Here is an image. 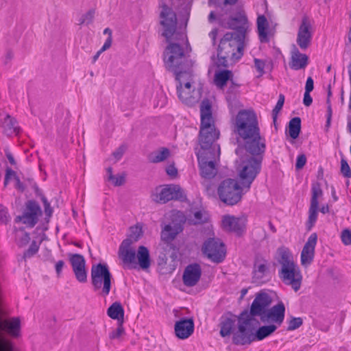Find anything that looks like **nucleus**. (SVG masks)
I'll use <instances>...</instances> for the list:
<instances>
[{
    "label": "nucleus",
    "mask_w": 351,
    "mask_h": 351,
    "mask_svg": "<svg viewBox=\"0 0 351 351\" xmlns=\"http://www.w3.org/2000/svg\"><path fill=\"white\" fill-rule=\"evenodd\" d=\"M219 334L221 337L232 335V343L235 346H248L255 341H261L270 336L276 329L277 326L269 324L259 327L254 332V328L248 319L243 324H237L235 318L230 315L224 317L219 322Z\"/></svg>",
    "instance_id": "5"
},
{
    "label": "nucleus",
    "mask_w": 351,
    "mask_h": 351,
    "mask_svg": "<svg viewBox=\"0 0 351 351\" xmlns=\"http://www.w3.org/2000/svg\"><path fill=\"white\" fill-rule=\"evenodd\" d=\"M318 208L319 206L310 205L308 210V218L306 223V228L308 230H310L313 228L317 221Z\"/></svg>",
    "instance_id": "33"
},
{
    "label": "nucleus",
    "mask_w": 351,
    "mask_h": 351,
    "mask_svg": "<svg viewBox=\"0 0 351 351\" xmlns=\"http://www.w3.org/2000/svg\"><path fill=\"white\" fill-rule=\"evenodd\" d=\"M167 173L171 176V177H176L178 174V170L176 168L174 165H169L167 168L166 169Z\"/></svg>",
    "instance_id": "54"
},
{
    "label": "nucleus",
    "mask_w": 351,
    "mask_h": 351,
    "mask_svg": "<svg viewBox=\"0 0 351 351\" xmlns=\"http://www.w3.org/2000/svg\"><path fill=\"white\" fill-rule=\"evenodd\" d=\"M5 176H6L7 178H9L10 179H11V178H13L15 180L16 176H18L16 175V172L14 170H12L10 167H7L5 169Z\"/></svg>",
    "instance_id": "59"
},
{
    "label": "nucleus",
    "mask_w": 351,
    "mask_h": 351,
    "mask_svg": "<svg viewBox=\"0 0 351 351\" xmlns=\"http://www.w3.org/2000/svg\"><path fill=\"white\" fill-rule=\"evenodd\" d=\"M107 173L108 174V180L114 181L115 176L112 174V168L110 167L107 168Z\"/></svg>",
    "instance_id": "64"
},
{
    "label": "nucleus",
    "mask_w": 351,
    "mask_h": 351,
    "mask_svg": "<svg viewBox=\"0 0 351 351\" xmlns=\"http://www.w3.org/2000/svg\"><path fill=\"white\" fill-rule=\"evenodd\" d=\"M285 306L282 302H279L272 307H269L265 315L262 318L263 323L271 322L276 324L277 327L280 326L285 319Z\"/></svg>",
    "instance_id": "19"
},
{
    "label": "nucleus",
    "mask_w": 351,
    "mask_h": 351,
    "mask_svg": "<svg viewBox=\"0 0 351 351\" xmlns=\"http://www.w3.org/2000/svg\"><path fill=\"white\" fill-rule=\"evenodd\" d=\"M0 351H15L14 343L5 339H0Z\"/></svg>",
    "instance_id": "39"
},
{
    "label": "nucleus",
    "mask_w": 351,
    "mask_h": 351,
    "mask_svg": "<svg viewBox=\"0 0 351 351\" xmlns=\"http://www.w3.org/2000/svg\"><path fill=\"white\" fill-rule=\"evenodd\" d=\"M312 40L311 24L308 16L302 18L297 35V44L302 50L306 49Z\"/></svg>",
    "instance_id": "18"
},
{
    "label": "nucleus",
    "mask_w": 351,
    "mask_h": 351,
    "mask_svg": "<svg viewBox=\"0 0 351 351\" xmlns=\"http://www.w3.org/2000/svg\"><path fill=\"white\" fill-rule=\"evenodd\" d=\"M331 95H332L331 86H330V85H328V91H327V101H326L327 107L328 106V105L331 106L330 99V97H331Z\"/></svg>",
    "instance_id": "63"
},
{
    "label": "nucleus",
    "mask_w": 351,
    "mask_h": 351,
    "mask_svg": "<svg viewBox=\"0 0 351 351\" xmlns=\"http://www.w3.org/2000/svg\"><path fill=\"white\" fill-rule=\"evenodd\" d=\"M232 130L237 141L244 142L245 150L254 158H261L265 152V139L261 135L258 121L253 110H241L232 122Z\"/></svg>",
    "instance_id": "4"
},
{
    "label": "nucleus",
    "mask_w": 351,
    "mask_h": 351,
    "mask_svg": "<svg viewBox=\"0 0 351 351\" xmlns=\"http://www.w3.org/2000/svg\"><path fill=\"white\" fill-rule=\"evenodd\" d=\"M108 315L112 319H117L118 322H123L124 310L119 302L112 303L107 310Z\"/></svg>",
    "instance_id": "27"
},
{
    "label": "nucleus",
    "mask_w": 351,
    "mask_h": 351,
    "mask_svg": "<svg viewBox=\"0 0 351 351\" xmlns=\"http://www.w3.org/2000/svg\"><path fill=\"white\" fill-rule=\"evenodd\" d=\"M303 324L301 317H292L288 322L287 330L289 331L294 330L300 328Z\"/></svg>",
    "instance_id": "38"
},
{
    "label": "nucleus",
    "mask_w": 351,
    "mask_h": 351,
    "mask_svg": "<svg viewBox=\"0 0 351 351\" xmlns=\"http://www.w3.org/2000/svg\"><path fill=\"white\" fill-rule=\"evenodd\" d=\"M5 156H6L9 162L12 165H16V160H15L14 156H12V154L10 152H6Z\"/></svg>",
    "instance_id": "60"
},
{
    "label": "nucleus",
    "mask_w": 351,
    "mask_h": 351,
    "mask_svg": "<svg viewBox=\"0 0 351 351\" xmlns=\"http://www.w3.org/2000/svg\"><path fill=\"white\" fill-rule=\"evenodd\" d=\"M284 103H285V95L283 94H280L277 104H276L275 107L272 110V119H273V122L274 124H276V123L278 114L279 112L281 110V109L282 108Z\"/></svg>",
    "instance_id": "35"
},
{
    "label": "nucleus",
    "mask_w": 351,
    "mask_h": 351,
    "mask_svg": "<svg viewBox=\"0 0 351 351\" xmlns=\"http://www.w3.org/2000/svg\"><path fill=\"white\" fill-rule=\"evenodd\" d=\"M261 170V157H248L243 160L238 171L239 182L235 179L227 178L219 184L217 195L220 201L228 206H234L240 202L243 196L250 191Z\"/></svg>",
    "instance_id": "3"
},
{
    "label": "nucleus",
    "mask_w": 351,
    "mask_h": 351,
    "mask_svg": "<svg viewBox=\"0 0 351 351\" xmlns=\"http://www.w3.org/2000/svg\"><path fill=\"white\" fill-rule=\"evenodd\" d=\"M247 217H236L232 215H225L221 220L222 228L229 232H234L238 237H241L246 229Z\"/></svg>",
    "instance_id": "16"
},
{
    "label": "nucleus",
    "mask_w": 351,
    "mask_h": 351,
    "mask_svg": "<svg viewBox=\"0 0 351 351\" xmlns=\"http://www.w3.org/2000/svg\"><path fill=\"white\" fill-rule=\"evenodd\" d=\"M308 64V57L304 53H302L299 51L297 48L293 50L291 61L289 62V66L291 69L298 71L300 69H304Z\"/></svg>",
    "instance_id": "24"
},
{
    "label": "nucleus",
    "mask_w": 351,
    "mask_h": 351,
    "mask_svg": "<svg viewBox=\"0 0 351 351\" xmlns=\"http://www.w3.org/2000/svg\"><path fill=\"white\" fill-rule=\"evenodd\" d=\"M254 66L256 69L260 73V75H263L265 73L264 69L265 66V62L263 60H260L258 58H254Z\"/></svg>",
    "instance_id": "46"
},
{
    "label": "nucleus",
    "mask_w": 351,
    "mask_h": 351,
    "mask_svg": "<svg viewBox=\"0 0 351 351\" xmlns=\"http://www.w3.org/2000/svg\"><path fill=\"white\" fill-rule=\"evenodd\" d=\"M218 30L217 29H213L210 33L209 36L212 39L213 44L216 42V38L217 36Z\"/></svg>",
    "instance_id": "62"
},
{
    "label": "nucleus",
    "mask_w": 351,
    "mask_h": 351,
    "mask_svg": "<svg viewBox=\"0 0 351 351\" xmlns=\"http://www.w3.org/2000/svg\"><path fill=\"white\" fill-rule=\"evenodd\" d=\"M193 75L189 79H187V77L184 75L182 77L180 82L182 83V88L180 89L182 95L183 97H186L185 99L182 100L180 97L179 99L184 103H186L187 101V99H189V96L191 93V80L192 79Z\"/></svg>",
    "instance_id": "30"
},
{
    "label": "nucleus",
    "mask_w": 351,
    "mask_h": 351,
    "mask_svg": "<svg viewBox=\"0 0 351 351\" xmlns=\"http://www.w3.org/2000/svg\"><path fill=\"white\" fill-rule=\"evenodd\" d=\"M151 198L154 202L163 204L173 199L184 201L186 196L180 186L165 184L156 187L151 193Z\"/></svg>",
    "instance_id": "11"
},
{
    "label": "nucleus",
    "mask_w": 351,
    "mask_h": 351,
    "mask_svg": "<svg viewBox=\"0 0 351 351\" xmlns=\"http://www.w3.org/2000/svg\"><path fill=\"white\" fill-rule=\"evenodd\" d=\"M15 182V188L21 193L24 192L25 190V186L24 184L21 182L19 176H16Z\"/></svg>",
    "instance_id": "55"
},
{
    "label": "nucleus",
    "mask_w": 351,
    "mask_h": 351,
    "mask_svg": "<svg viewBox=\"0 0 351 351\" xmlns=\"http://www.w3.org/2000/svg\"><path fill=\"white\" fill-rule=\"evenodd\" d=\"M175 333L180 339L188 338L194 331V322L192 319L183 318L175 324Z\"/></svg>",
    "instance_id": "22"
},
{
    "label": "nucleus",
    "mask_w": 351,
    "mask_h": 351,
    "mask_svg": "<svg viewBox=\"0 0 351 351\" xmlns=\"http://www.w3.org/2000/svg\"><path fill=\"white\" fill-rule=\"evenodd\" d=\"M271 302V298L268 293L259 292L256 293L250 310L245 309L239 315H234L231 312H227L221 317L220 321L224 317H228L230 315L235 318L237 324H243L247 319L248 322H252L256 317H259L261 320L270 306Z\"/></svg>",
    "instance_id": "9"
},
{
    "label": "nucleus",
    "mask_w": 351,
    "mask_h": 351,
    "mask_svg": "<svg viewBox=\"0 0 351 351\" xmlns=\"http://www.w3.org/2000/svg\"><path fill=\"white\" fill-rule=\"evenodd\" d=\"M312 196L311 199V205L319 206V197L323 195L321 184L319 182H315L311 187Z\"/></svg>",
    "instance_id": "31"
},
{
    "label": "nucleus",
    "mask_w": 351,
    "mask_h": 351,
    "mask_svg": "<svg viewBox=\"0 0 351 351\" xmlns=\"http://www.w3.org/2000/svg\"><path fill=\"white\" fill-rule=\"evenodd\" d=\"M247 39L226 32L220 39L217 48V66L227 68L229 62L240 60L244 53Z\"/></svg>",
    "instance_id": "6"
},
{
    "label": "nucleus",
    "mask_w": 351,
    "mask_h": 351,
    "mask_svg": "<svg viewBox=\"0 0 351 351\" xmlns=\"http://www.w3.org/2000/svg\"><path fill=\"white\" fill-rule=\"evenodd\" d=\"M1 328L11 337L17 338L21 335V320L17 317L5 319L1 323Z\"/></svg>",
    "instance_id": "23"
},
{
    "label": "nucleus",
    "mask_w": 351,
    "mask_h": 351,
    "mask_svg": "<svg viewBox=\"0 0 351 351\" xmlns=\"http://www.w3.org/2000/svg\"><path fill=\"white\" fill-rule=\"evenodd\" d=\"M306 162V157L304 154L298 156L295 163L296 169H301L304 167Z\"/></svg>",
    "instance_id": "48"
},
{
    "label": "nucleus",
    "mask_w": 351,
    "mask_h": 351,
    "mask_svg": "<svg viewBox=\"0 0 351 351\" xmlns=\"http://www.w3.org/2000/svg\"><path fill=\"white\" fill-rule=\"evenodd\" d=\"M202 252L208 259L215 263L223 262L226 254L224 243L217 238L206 239L202 247Z\"/></svg>",
    "instance_id": "12"
},
{
    "label": "nucleus",
    "mask_w": 351,
    "mask_h": 351,
    "mask_svg": "<svg viewBox=\"0 0 351 351\" xmlns=\"http://www.w3.org/2000/svg\"><path fill=\"white\" fill-rule=\"evenodd\" d=\"M331 117H332V106L328 105V106L327 107V120H326V128H329L330 125Z\"/></svg>",
    "instance_id": "58"
},
{
    "label": "nucleus",
    "mask_w": 351,
    "mask_h": 351,
    "mask_svg": "<svg viewBox=\"0 0 351 351\" xmlns=\"http://www.w3.org/2000/svg\"><path fill=\"white\" fill-rule=\"evenodd\" d=\"M8 215L7 209L1 204L0 208V219L2 221H8Z\"/></svg>",
    "instance_id": "57"
},
{
    "label": "nucleus",
    "mask_w": 351,
    "mask_h": 351,
    "mask_svg": "<svg viewBox=\"0 0 351 351\" xmlns=\"http://www.w3.org/2000/svg\"><path fill=\"white\" fill-rule=\"evenodd\" d=\"M232 78H233L232 72L230 70L224 69L215 73L214 82L218 88L222 89Z\"/></svg>",
    "instance_id": "26"
},
{
    "label": "nucleus",
    "mask_w": 351,
    "mask_h": 351,
    "mask_svg": "<svg viewBox=\"0 0 351 351\" xmlns=\"http://www.w3.org/2000/svg\"><path fill=\"white\" fill-rule=\"evenodd\" d=\"M202 276V268L198 263H192L187 265L182 276L183 283L185 286L191 287L196 285Z\"/></svg>",
    "instance_id": "21"
},
{
    "label": "nucleus",
    "mask_w": 351,
    "mask_h": 351,
    "mask_svg": "<svg viewBox=\"0 0 351 351\" xmlns=\"http://www.w3.org/2000/svg\"><path fill=\"white\" fill-rule=\"evenodd\" d=\"M111 47V38H107L102 47L96 53L93 58V62H95L104 51L108 49Z\"/></svg>",
    "instance_id": "45"
},
{
    "label": "nucleus",
    "mask_w": 351,
    "mask_h": 351,
    "mask_svg": "<svg viewBox=\"0 0 351 351\" xmlns=\"http://www.w3.org/2000/svg\"><path fill=\"white\" fill-rule=\"evenodd\" d=\"M169 156V149L167 147H162L158 151L150 153L147 158L149 162L158 163L165 160Z\"/></svg>",
    "instance_id": "28"
},
{
    "label": "nucleus",
    "mask_w": 351,
    "mask_h": 351,
    "mask_svg": "<svg viewBox=\"0 0 351 351\" xmlns=\"http://www.w3.org/2000/svg\"><path fill=\"white\" fill-rule=\"evenodd\" d=\"M42 211L39 204L34 200H28L23 214L17 216L16 221L22 222L28 228H33L38 221V217L41 215Z\"/></svg>",
    "instance_id": "14"
},
{
    "label": "nucleus",
    "mask_w": 351,
    "mask_h": 351,
    "mask_svg": "<svg viewBox=\"0 0 351 351\" xmlns=\"http://www.w3.org/2000/svg\"><path fill=\"white\" fill-rule=\"evenodd\" d=\"M133 243L134 241L131 238H127L121 242L119 247V258L129 269L136 267V258L141 269H148L151 264V260L147 247L141 245L136 253L135 250L132 247Z\"/></svg>",
    "instance_id": "8"
},
{
    "label": "nucleus",
    "mask_w": 351,
    "mask_h": 351,
    "mask_svg": "<svg viewBox=\"0 0 351 351\" xmlns=\"http://www.w3.org/2000/svg\"><path fill=\"white\" fill-rule=\"evenodd\" d=\"M30 241V236L28 232H25L21 239V242L23 245H26Z\"/></svg>",
    "instance_id": "61"
},
{
    "label": "nucleus",
    "mask_w": 351,
    "mask_h": 351,
    "mask_svg": "<svg viewBox=\"0 0 351 351\" xmlns=\"http://www.w3.org/2000/svg\"><path fill=\"white\" fill-rule=\"evenodd\" d=\"M240 86H241V84H238V83H236L233 80V78H232L230 80V86H229V88L228 89L227 93L228 94L236 95L238 93L239 88Z\"/></svg>",
    "instance_id": "47"
},
{
    "label": "nucleus",
    "mask_w": 351,
    "mask_h": 351,
    "mask_svg": "<svg viewBox=\"0 0 351 351\" xmlns=\"http://www.w3.org/2000/svg\"><path fill=\"white\" fill-rule=\"evenodd\" d=\"M125 150V147L124 145H121L116 151L113 152L112 155L117 160H119L123 156Z\"/></svg>",
    "instance_id": "51"
},
{
    "label": "nucleus",
    "mask_w": 351,
    "mask_h": 351,
    "mask_svg": "<svg viewBox=\"0 0 351 351\" xmlns=\"http://www.w3.org/2000/svg\"><path fill=\"white\" fill-rule=\"evenodd\" d=\"M200 117L198 137L200 149L196 155L201 176L210 179L217 173L215 162L219 158L220 147L215 142L219 138L220 132L215 127L212 106L208 99H204L200 104Z\"/></svg>",
    "instance_id": "2"
},
{
    "label": "nucleus",
    "mask_w": 351,
    "mask_h": 351,
    "mask_svg": "<svg viewBox=\"0 0 351 351\" xmlns=\"http://www.w3.org/2000/svg\"><path fill=\"white\" fill-rule=\"evenodd\" d=\"M257 31L261 43H268L269 38V23L265 15H260L257 18Z\"/></svg>",
    "instance_id": "25"
},
{
    "label": "nucleus",
    "mask_w": 351,
    "mask_h": 351,
    "mask_svg": "<svg viewBox=\"0 0 351 351\" xmlns=\"http://www.w3.org/2000/svg\"><path fill=\"white\" fill-rule=\"evenodd\" d=\"M341 172L345 178H351V170L347 161L344 159L341 160Z\"/></svg>",
    "instance_id": "43"
},
{
    "label": "nucleus",
    "mask_w": 351,
    "mask_h": 351,
    "mask_svg": "<svg viewBox=\"0 0 351 351\" xmlns=\"http://www.w3.org/2000/svg\"><path fill=\"white\" fill-rule=\"evenodd\" d=\"M317 241V234L312 233L308 238L301 252V264L303 266H308L313 261L315 249Z\"/></svg>",
    "instance_id": "20"
},
{
    "label": "nucleus",
    "mask_w": 351,
    "mask_h": 351,
    "mask_svg": "<svg viewBox=\"0 0 351 351\" xmlns=\"http://www.w3.org/2000/svg\"><path fill=\"white\" fill-rule=\"evenodd\" d=\"M277 253L281 269L278 275L284 284L289 285L295 291H298L302 285V275L299 267L294 263L293 256L289 248L280 247Z\"/></svg>",
    "instance_id": "7"
},
{
    "label": "nucleus",
    "mask_w": 351,
    "mask_h": 351,
    "mask_svg": "<svg viewBox=\"0 0 351 351\" xmlns=\"http://www.w3.org/2000/svg\"><path fill=\"white\" fill-rule=\"evenodd\" d=\"M118 327L115 330L112 331L109 335L110 339H119L121 336L125 334V330L123 326V323L118 322Z\"/></svg>",
    "instance_id": "41"
},
{
    "label": "nucleus",
    "mask_w": 351,
    "mask_h": 351,
    "mask_svg": "<svg viewBox=\"0 0 351 351\" xmlns=\"http://www.w3.org/2000/svg\"><path fill=\"white\" fill-rule=\"evenodd\" d=\"M270 263L263 255L256 254L253 263L252 280L257 284H263L269 279Z\"/></svg>",
    "instance_id": "13"
},
{
    "label": "nucleus",
    "mask_w": 351,
    "mask_h": 351,
    "mask_svg": "<svg viewBox=\"0 0 351 351\" xmlns=\"http://www.w3.org/2000/svg\"><path fill=\"white\" fill-rule=\"evenodd\" d=\"M314 88V81L311 77H308L306 82L305 91L311 93Z\"/></svg>",
    "instance_id": "52"
},
{
    "label": "nucleus",
    "mask_w": 351,
    "mask_h": 351,
    "mask_svg": "<svg viewBox=\"0 0 351 351\" xmlns=\"http://www.w3.org/2000/svg\"><path fill=\"white\" fill-rule=\"evenodd\" d=\"M160 18L162 19L160 24L164 27L162 35L168 43L163 52L164 64L167 71L173 73L176 80L178 82V96L184 100L186 97H183L180 91L182 88L180 80L184 75L187 79L192 75V68L194 64L190 56L192 49L186 35L176 32L177 16L171 8L164 5L160 12Z\"/></svg>",
    "instance_id": "1"
},
{
    "label": "nucleus",
    "mask_w": 351,
    "mask_h": 351,
    "mask_svg": "<svg viewBox=\"0 0 351 351\" xmlns=\"http://www.w3.org/2000/svg\"><path fill=\"white\" fill-rule=\"evenodd\" d=\"M38 250L39 245L37 244L36 241H33L29 248L24 252L23 258L26 259L32 257L38 252Z\"/></svg>",
    "instance_id": "37"
},
{
    "label": "nucleus",
    "mask_w": 351,
    "mask_h": 351,
    "mask_svg": "<svg viewBox=\"0 0 351 351\" xmlns=\"http://www.w3.org/2000/svg\"><path fill=\"white\" fill-rule=\"evenodd\" d=\"M341 239L342 243L346 245L351 244V230L345 229L341 232Z\"/></svg>",
    "instance_id": "44"
},
{
    "label": "nucleus",
    "mask_w": 351,
    "mask_h": 351,
    "mask_svg": "<svg viewBox=\"0 0 351 351\" xmlns=\"http://www.w3.org/2000/svg\"><path fill=\"white\" fill-rule=\"evenodd\" d=\"M69 260L76 280L80 283L86 282L87 271L86 269V261L84 257L80 254H69Z\"/></svg>",
    "instance_id": "17"
},
{
    "label": "nucleus",
    "mask_w": 351,
    "mask_h": 351,
    "mask_svg": "<svg viewBox=\"0 0 351 351\" xmlns=\"http://www.w3.org/2000/svg\"><path fill=\"white\" fill-rule=\"evenodd\" d=\"M64 265V262L62 260L58 261L56 263L55 269H56V272L58 276H60Z\"/></svg>",
    "instance_id": "56"
},
{
    "label": "nucleus",
    "mask_w": 351,
    "mask_h": 351,
    "mask_svg": "<svg viewBox=\"0 0 351 351\" xmlns=\"http://www.w3.org/2000/svg\"><path fill=\"white\" fill-rule=\"evenodd\" d=\"M41 199L43 203L45 213L46 215H47L48 217H51L53 213V209L51 207L49 202L47 201V198L45 196L42 197Z\"/></svg>",
    "instance_id": "49"
},
{
    "label": "nucleus",
    "mask_w": 351,
    "mask_h": 351,
    "mask_svg": "<svg viewBox=\"0 0 351 351\" xmlns=\"http://www.w3.org/2000/svg\"><path fill=\"white\" fill-rule=\"evenodd\" d=\"M4 127L8 130L10 133L18 132L19 128L17 126L16 120L10 115H7L3 121Z\"/></svg>",
    "instance_id": "34"
},
{
    "label": "nucleus",
    "mask_w": 351,
    "mask_h": 351,
    "mask_svg": "<svg viewBox=\"0 0 351 351\" xmlns=\"http://www.w3.org/2000/svg\"><path fill=\"white\" fill-rule=\"evenodd\" d=\"M115 186H122L125 182V175H117L115 176L114 181H112Z\"/></svg>",
    "instance_id": "50"
},
{
    "label": "nucleus",
    "mask_w": 351,
    "mask_h": 351,
    "mask_svg": "<svg viewBox=\"0 0 351 351\" xmlns=\"http://www.w3.org/2000/svg\"><path fill=\"white\" fill-rule=\"evenodd\" d=\"M227 27L232 29V34L237 35L238 37L247 39V34L250 31V23L246 14L240 12L234 16H230L227 21Z\"/></svg>",
    "instance_id": "15"
},
{
    "label": "nucleus",
    "mask_w": 351,
    "mask_h": 351,
    "mask_svg": "<svg viewBox=\"0 0 351 351\" xmlns=\"http://www.w3.org/2000/svg\"><path fill=\"white\" fill-rule=\"evenodd\" d=\"M313 99L310 95V93L304 92L303 104L306 106H310L312 104Z\"/></svg>",
    "instance_id": "53"
},
{
    "label": "nucleus",
    "mask_w": 351,
    "mask_h": 351,
    "mask_svg": "<svg viewBox=\"0 0 351 351\" xmlns=\"http://www.w3.org/2000/svg\"><path fill=\"white\" fill-rule=\"evenodd\" d=\"M131 233L128 238H131L134 243L137 241L142 236V229L138 226L131 227Z\"/></svg>",
    "instance_id": "42"
},
{
    "label": "nucleus",
    "mask_w": 351,
    "mask_h": 351,
    "mask_svg": "<svg viewBox=\"0 0 351 351\" xmlns=\"http://www.w3.org/2000/svg\"><path fill=\"white\" fill-rule=\"evenodd\" d=\"M208 219L207 214L202 210L196 211L194 213V224H202Z\"/></svg>",
    "instance_id": "40"
},
{
    "label": "nucleus",
    "mask_w": 351,
    "mask_h": 351,
    "mask_svg": "<svg viewBox=\"0 0 351 351\" xmlns=\"http://www.w3.org/2000/svg\"><path fill=\"white\" fill-rule=\"evenodd\" d=\"M178 234V232L174 230L171 225L168 224L162 230L161 238L166 242H170L176 238Z\"/></svg>",
    "instance_id": "32"
},
{
    "label": "nucleus",
    "mask_w": 351,
    "mask_h": 351,
    "mask_svg": "<svg viewBox=\"0 0 351 351\" xmlns=\"http://www.w3.org/2000/svg\"><path fill=\"white\" fill-rule=\"evenodd\" d=\"M95 14V9H90L86 13L83 14L82 17L80 19L79 25H82L84 24L89 25L90 24L94 19Z\"/></svg>",
    "instance_id": "36"
},
{
    "label": "nucleus",
    "mask_w": 351,
    "mask_h": 351,
    "mask_svg": "<svg viewBox=\"0 0 351 351\" xmlns=\"http://www.w3.org/2000/svg\"><path fill=\"white\" fill-rule=\"evenodd\" d=\"M301 130V119L298 117L291 119L289 123V134L295 139L299 136Z\"/></svg>",
    "instance_id": "29"
},
{
    "label": "nucleus",
    "mask_w": 351,
    "mask_h": 351,
    "mask_svg": "<svg viewBox=\"0 0 351 351\" xmlns=\"http://www.w3.org/2000/svg\"><path fill=\"white\" fill-rule=\"evenodd\" d=\"M91 283L95 291H101L103 297L108 295L111 287L112 275L106 264L97 263L91 267Z\"/></svg>",
    "instance_id": "10"
}]
</instances>
